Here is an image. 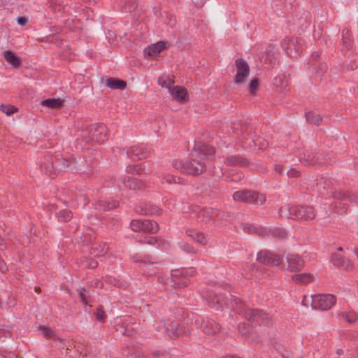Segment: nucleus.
<instances>
[{
  "label": "nucleus",
  "mask_w": 358,
  "mask_h": 358,
  "mask_svg": "<svg viewBox=\"0 0 358 358\" xmlns=\"http://www.w3.org/2000/svg\"><path fill=\"white\" fill-rule=\"evenodd\" d=\"M282 46L287 55L297 57L303 50V41L298 38H287L282 42Z\"/></svg>",
  "instance_id": "nucleus-6"
},
{
  "label": "nucleus",
  "mask_w": 358,
  "mask_h": 358,
  "mask_svg": "<svg viewBox=\"0 0 358 358\" xmlns=\"http://www.w3.org/2000/svg\"><path fill=\"white\" fill-rule=\"evenodd\" d=\"M195 271L194 270V268H188V269H185V270H183L182 271H174V274H172L173 275H178L179 273L182 275H192L193 273Z\"/></svg>",
  "instance_id": "nucleus-48"
},
{
  "label": "nucleus",
  "mask_w": 358,
  "mask_h": 358,
  "mask_svg": "<svg viewBox=\"0 0 358 358\" xmlns=\"http://www.w3.org/2000/svg\"><path fill=\"white\" fill-rule=\"evenodd\" d=\"M195 151L199 152L201 155H212L215 153V149L206 143H197L194 145Z\"/></svg>",
  "instance_id": "nucleus-17"
},
{
  "label": "nucleus",
  "mask_w": 358,
  "mask_h": 358,
  "mask_svg": "<svg viewBox=\"0 0 358 358\" xmlns=\"http://www.w3.org/2000/svg\"><path fill=\"white\" fill-rule=\"evenodd\" d=\"M83 199V203H80V205H82L84 206L86 203H87L89 202V200L87 198H85V196L83 195L80 196L79 199Z\"/></svg>",
  "instance_id": "nucleus-61"
},
{
  "label": "nucleus",
  "mask_w": 358,
  "mask_h": 358,
  "mask_svg": "<svg viewBox=\"0 0 358 358\" xmlns=\"http://www.w3.org/2000/svg\"><path fill=\"white\" fill-rule=\"evenodd\" d=\"M17 24L20 26H24L27 22V18L25 17H19L17 20Z\"/></svg>",
  "instance_id": "nucleus-57"
},
{
  "label": "nucleus",
  "mask_w": 358,
  "mask_h": 358,
  "mask_svg": "<svg viewBox=\"0 0 358 358\" xmlns=\"http://www.w3.org/2000/svg\"><path fill=\"white\" fill-rule=\"evenodd\" d=\"M206 159L203 157L195 159L192 162L188 160H174L173 166L181 173L199 175L206 170Z\"/></svg>",
  "instance_id": "nucleus-4"
},
{
  "label": "nucleus",
  "mask_w": 358,
  "mask_h": 358,
  "mask_svg": "<svg viewBox=\"0 0 358 358\" xmlns=\"http://www.w3.org/2000/svg\"><path fill=\"white\" fill-rule=\"evenodd\" d=\"M126 154L128 157L133 159H141L146 157L143 147L140 145L130 147L126 150Z\"/></svg>",
  "instance_id": "nucleus-14"
},
{
  "label": "nucleus",
  "mask_w": 358,
  "mask_h": 358,
  "mask_svg": "<svg viewBox=\"0 0 358 358\" xmlns=\"http://www.w3.org/2000/svg\"><path fill=\"white\" fill-rule=\"evenodd\" d=\"M106 85L113 90H123L126 87V83L124 81L115 78L107 79Z\"/></svg>",
  "instance_id": "nucleus-20"
},
{
  "label": "nucleus",
  "mask_w": 358,
  "mask_h": 358,
  "mask_svg": "<svg viewBox=\"0 0 358 358\" xmlns=\"http://www.w3.org/2000/svg\"><path fill=\"white\" fill-rule=\"evenodd\" d=\"M233 199L235 201L245 202L256 205H262L266 201V196L264 195L248 190L234 192Z\"/></svg>",
  "instance_id": "nucleus-5"
},
{
  "label": "nucleus",
  "mask_w": 358,
  "mask_h": 358,
  "mask_svg": "<svg viewBox=\"0 0 358 358\" xmlns=\"http://www.w3.org/2000/svg\"><path fill=\"white\" fill-rule=\"evenodd\" d=\"M314 277L310 273H296L292 276V280L296 283L306 284L313 281Z\"/></svg>",
  "instance_id": "nucleus-19"
},
{
  "label": "nucleus",
  "mask_w": 358,
  "mask_h": 358,
  "mask_svg": "<svg viewBox=\"0 0 358 358\" xmlns=\"http://www.w3.org/2000/svg\"><path fill=\"white\" fill-rule=\"evenodd\" d=\"M120 6L122 11L131 12L137 7L136 0H120Z\"/></svg>",
  "instance_id": "nucleus-24"
},
{
  "label": "nucleus",
  "mask_w": 358,
  "mask_h": 358,
  "mask_svg": "<svg viewBox=\"0 0 358 358\" xmlns=\"http://www.w3.org/2000/svg\"><path fill=\"white\" fill-rule=\"evenodd\" d=\"M299 171L294 168H291L287 171V175L289 178H296L299 176Z\"/></svg>",
  "instance_id": "nucleus-50"
},
{
  "label": "nucleus",
  "mask_w": 358,
  "mask_h": 358,
  "mask_svg": "<svg viewBox=\"0 0 358 358\" xmlns=\"http://www.w3.org/2000/svg\"><path fill=\"white\" fill-rule=\"evenodd\" d=\"M205 214H207L208 216L210 217H215V216H218L220 214V212L217 210H207L206 211L203 212V216Z\"/></svg>",
  "instance_id": "nucleus-54"
},
{
  "label": "nucleus",
  "mask_w": 358,
  "mask_h": 358,
  "mask_svg": "<svg viewBox=\"0 0 358 358\" xmlns=\"http://www.w3.org/2000/svg\"><path fill=\"white\" fill-rule=\"evenodd\" d=\"M73 161H69L59 157V155L55 156L46 155L39 163L40 168L46 175L53 178L60 171L72 170L74 166Z\"/></svg>",
  "instance_id": "nucleus-1"
},
{
  "label": "nucleus",
  "mask_w": 358,
  "mask_h": 358,
  "mask_svg": "<svg viewBox=\"0 0 358 358\" xmlns=\"http://www.w3.org/2000/svg\"><path fill=\"white\" fill-rule=\"evenodd\" d=\"M273 85L280 90H285L287 87V80L285 74L282 73L273 79Z\"/></svg>",
  "instance_id": "nucleus-21"
},
{
  "label": "nucleus",
  "mask_w": 358,
  "mask_h": 358,
  "mask_svg": "<svg viewBox=\"0 0 358 358\" xmlns=\"http://www.w3.org/2000/svg\"><path fill=\"white\" fill-rule=\"evenodd\" d=\"M246 317L251 323H257L260 325L268 318L267 314L257 310H249L246 312Z\"/></svg>",
  "instance_id": "nucleus-11"
},
{
  "label": "nucleus",
  "mask_w": 358,
  "mask_h": 358,
  "mask_svg": "<svg viewBox=\"0 0 358 358\" xmlns=\"http://www.w3.org/2000/svg\"><path fill=\"white\" fill-rule=\"evenodd\" d=\"M288 269L295 271L303 266V259L297 255L290 254L287 257Z\"/></svg>",
  "instance_id": "nucleus-13"
},
{
  "label": "nucleus",
  "mask_w": 358,
  "mask_h": 358,
  "mask_svg": "<svg viewBox=\"0 0 358 358\" xmlns=\"http://www.w3.org/2000/svg\"><path fill=\"white\" fill-rule=\"evenodd\" d=\"M0 110L3 113H6L7 115H11L17 110V108L14 106H6L2 104L0 106Z\"/></svg>",
  "instance_id": "nucleus-44"
},
{
  "label": "nucleus",
  "mask_w": 358,
  "mask_h": 358,
  "mask_svg": "<svg viewBox=\"0 0 358 358\" xmlns=\"http://www.w3.org/2000/svg\"><path fill=\"white\" fill-rule=\"evenodd\" d=\"M127 172L132 174H141L143 172V169L139 165H129L127 166Z\"/></svg>",
  "instance_id": "nucleus-39"
},
{
  "label": "nucleus",
  "mask_w": 358,
  "mask_h": 358,
  "mask_svg": "<svg viewBox=\"0 0 358 358\" xmlns=\"http://www.w3.org/2000/svg\"><path fill=\"white\" fill-rule=\"evenodd\" d=\"M275 170L277 173L281 174L283 172V167L281 165H275Z\"/></svg>",
  "instance_id": "nucleus-59"
},
{
  "label": "nucleus",
  "mask_w": 358,
  "mask_h": 358,
  "mask_svg": "<svg viewBox=\"0 0 358 358\" xmlns=\"http://www.w3.org/2000/svg\"><path fill=\"white\" fill-rule=\"evenodd\" d=\"M78 294H79V296L81 299L82 301L83 302V303L87 305L88 303V301H87V297L84 293V289H80L78 291Z\"/></svg>",
  "instance_id": "nucleus-56"
},
{
  "label": "nucleus",
  "mask_w": 358,
  "mask_h": 358,
  "mask_svg": "<svg viewBox=\"0 0 358 358\" xmlns=\"http://www.w3.org/2000/svg\"><path fill=\"white\" fill-rule=\"evenodd\" d=\"M166 48V44L163 41L148 45L144 50V55L147 58L154 59L158 57L162 51Z\"/></svg>",
  "instance_id": "nucleus-10"
},
{
  "label": "nucleus",
  "mask_w": 358,
  "mask_h": 358,
  "mask_svg": "<svg viewBox=\"0 0 358 358\" xmlns=\"http://www.w3.org/2000/svg\"><path fill=\"white\" fill-rule=\"evenodd\" d=\"M346 259L343 257L338 254H334L331 257V261L336 266L339 267L343 263H344Z\"/></svg>",
  "instance_id": "nucleus-42"
},
{
  "label": "nucleus",
  "mask_w": 358,
  "mask_h": 358,
  "mask_svg": "<svg viewBox=\"0 0 358 358\" xmlns=\"http://www.w3.org/2000/svg\"><path fill=\"white\" fill-rule=\"evenodd\" d=\"M342 37L343 45L346 47L348 50H350L352 48V42L351 39V36L350 31L348 29H343L342 31Z\"/></svg>",
  "instance_id": "nucleus-31"
},
{
  "label": "nucleus",
  "mask_w": 358,
  "mask_h": 358,
  "mask_svg": "<svg viewBox=\"0 0 358 358\" xmlns=\"http://www.w3.org/2000/svg\"><path fill=\"white\" fill-rule=\"evenodd\" d=\"M270 233L273 236L278 238H284L286 235V231L282 228H274L270 230Z\"/></svg>",
  "instance_id": "nucleus-40"
},
{
  "label": "nucleus",
  "mask_w": 358,
  "mask_h": 358,
  "mask_svg": "<svg viewBox=\"0 0 358 358\" xmlns=\"http://www.w3.org/2000/svg\"><path fill=\"white\" fill-rule=\"evenodd\" d=\"M132 260H133V262H142L143 259H142V257L141 255L136 254L135 255H134L132 257Z\"/></svg>",
  "instance_id": "nucleus-58"
},
{
  "label": "nucleus",
  "mask_w": 358,
  "mask_h": 358,
  "mask_svg": "<svg viewBox=\"0 0 358 358\" xmlns=\"http://www.w3.org/2000/svg\"><path fill=\"white\" fill-rule=\"evenodd\" d=\"M237 72L234 76V83L236 84H243L245 82L250 72V68L248 63L243 59H238L235 62Z\"/></svg>",
  "instance_id": "nucleus-7"
},
{
  "label": "nucleus",
  "mask_w": 358,
  "mask_h": 358,
  "mask_svg": "<svg viewBox=\"0 0 358 358\" xmlns=\"http://www.w3.org/2000/svg\"><path fill=\"white\" fill-rule=\"evenodd\" d=\"M243 231L248 232V234H252L256 231V229L253 225L249 224H245L243 225Z\"/></svg>",
  "instance_id": "nucleus-51"
},
{
  "label": "nucleus",
  "mask_w": 358,
  "mask_h": 358,
  "mask_svg": "<svg viewBox=\"0 0 358 358\" xmlns=\"http://www.w3.org/2000/svg\"><path fill=\"white\" fill-rule=\"evenodd\" d=\"M251 143H252L254 146L259 150H264L268 147L267 141L261 137H258L256 139H252L250 142H249L248 145L252 146Z\"/></svg>",
  "instance_id": "nucleus-34"
},
{
  "label": "nucleus",
  "mask_w": 358,
  "mask_h": 358,
  "mask_svg": "<svg viewBox=\"0 0 358 358\" xmlns=\"http://www.w3.org/2000/svg\"><path fill=\"white\" fill-rule=\"evenodd\" d=\"M98 263L94 259H86L83 262V266L88 268H94L97 266Z\"/></svg>",
  "instance_id": "nucleus-47"
},
{
  "label": "nucleus",
  "mask_w": 358,
  "mask_h": 358,
  "mask_svg": "<svg viewBox=\"0 0 358 358\" xmlns=\"http://www.w3.org/2000/svg\"><path fill=\"white\" fill-rule=\"evenodd\" d=\"M142 231L155 233L158 229V225L155 222L148 220H142Z\"/></svg>",
  "instance_id": "nucleus-25"
},
{
  "label": "nucleus",
  "mask_w": 358,
  "mask_h": 358,
  "mask_svg": "<svg viewBox=\"0 0 358 358\" xmlns=\"http://www.w3.org/2000/svg\"><path fill=\"white\" fill-rule=\"evenodd\" d=\"M186 233L188 236L192 237L201 244H206V238L203 234L197 232L194 229H188Z\"/></svg>",
  "instance_id": "nucleus-29"
},
{
  "label": "nucleus",
  "mask_w": 358,
  "mask_h": 358,
  "mask_svg": "<svg viewBox=\"0 0 358 358\" xmlns=\"http://www.w3.org/2000/svg\"><path fill=\"white\" fill-rule=\"evenodd\" d=\"M137 212H139L141 213H143V214H147V213H149V210H136Z\"/></svg>",
  "instance_id": "nucleus-62"
},
{
  "label": "nucleus",
  "mask_w": 358,
  "mask_h": 358,
  "mask_svg": "<svg viewBox=\"0 0 358 358\" xmlns=\"http://www.w3.org/2000/svg\"><path fill=\"white\" fill-rule=\"evenodd\" d=\"M158 83L162 87L167 88L169 90L174 81L169 75L164 74L158 78Z\"/></svg>",
  "instance_id": "nucleus-28"
},
{
  "label": "nucleus",
  "mask_w": 358,
  "mask_h": 358,
  "mask_svg": "<svg viewBox=\"0 0 358 358\" xmlns=\"http://www.w3.org/2000/svg\"><path fill=\"white\" fill-rule=\"evenodd\" d=\"M142 220H134L130 223L131 229L134 231H142Z\"/></svg>",
  "instance_id": "nucleus-43"
},
{
  "label": "nucleus",
  "mask_w": 358,
  "mask_h": 358,
  "mask_svg": "<svg viewBox=\"0 0 358 358\" xmlns=\"http://www.w3.org/2000/svg\"><path fill=\"white\" fill-rule=\"evenodd\" d=\"M333 183L332 180L327 177H322L317 183L318 189L320 191V194H323L321 191L322 189H329L331 187Z\"/></svg>",
  "instance_id": "nucleus-27"
},
{
  "label": "nucleus",
  "mask_w": 358,
  "mask_h": 358,
  "mask_svg": "<svg viewBox=\"0 0 358 358\" xmlns=\"http://www.w3.org/2000/svg\"><path fill=\"white\" fill-rule=\"evenodd\" d=\"M352 262L346 259L344 262V263H343L340 266L339 268H342V269H344V270H347V271H349V270H351L352 268Z\"/></svg>",
  "instance_id": "nucleus-49"
},
{
  "label": "nucleus",
  "mask_w": 358,
  "mask_h": 358,
  "mask_svg": "<svg viewBox=\"0 0 358 358\" xmlns=\"http://www.w3.org/2000/svg\"><path fill=\"white\" fill-rule=\"evenodd\" d=\"M3 56L7 62L14 67H17L20 64V59L11 51H4Z\"/></svg>",
  "instance_id": "nucleus-23"
},
{
  "label": "nucleus",
  "mask_w": 358,
  "mask_h": 358,
  "mask_svg": "<svg viewBox=\"0 0 358 358\" xmlns=\"http://www.w3.org/2000/svg\"><path fill=\"white\" fill-rule=\"evenodd\" d=\"M341 317L349 323H355L358 321V315L352 310L343 312Z\"/></svg>",
  "instance_id": "nucleus-30"
},
{
  "label": "nucleus",
  "mask_w": 358,
  "mask_h": 358,
  "mask_svg": "<svg viewBox=\"0 0 358 358\" xmlns=\"http://www.w3.org/2000/svg\"><path fill=\"white\" fill-rule=\"evenodd\" d=\"M306 117L309 123L313 124L315 125H319L322 121V117L320 115L312 111L306 113Z\"/></svg>",
  "instance_id": "nucleus-32"
},
{
  "label": "nucleus",
  "mask_w": 358,
  "mask_h": 358,
  "mask_svg": "<svg viewBox=\"0 0 358 358\" xmlns=\"http://www.w3.org/2000/svg\"><path fill=\"white\" fill-rule=\"evenodd\" d=\"M259 81L257 78H255L252 80V81L250 83L249 86V92L251 94H255L256 93V91L258 88Z\"/></svg>",
  "instance_id": "nucleus-46"
},
{
  "label": "nucleus",
  "mask_w": 358,
  "mask_h": 358,
  "mask_svg": "<svg viewBox=\"0 0 358 358\" xmlns=\"http://www.w3.org/2000/svg\"><path fill=\"white\" fill-rule=\"evenodd\" d=\"M41 334L46 337H53L54 332L48 327L43 325L41 326L38 329Z\"/></svg>",
  "instance_id": "nucleus-45"
},
{
  "label": "nucleus",
  "mask_w": 358,
  "mask_h": 358,
  "mask_svg": "<svg viewBox=\"0 0 358 358\" xmlns=\"http://www.w3.org/2000/svg\"><path fill=\"white\" fill-rule=\"evenodd\" d=\"M208 301L210 306L217 310L222 308L227 304L226 297L217 294H210L208 298Z\"/></svg>",
  "instance_id": "nucleus-15"
},
{
  "label": "nucleus",
  "mask_w": 358,
  "mask_h": 358,
  "mask_svg": "<svg viewBox=\"0 0 358 358\" xmlns=\"http://www.w3.org/2000/svg\"><path fill=\"white\" fill-rule=\"evenodd\" d=\"M224 164L228 166L243 165L245 164V159L236 156H231L226 158Z\"/></svg>",
  "instance_id": "nucleus-33"
},
{
  "label": "nucleus",
  "mask_w": 358,
  "mask_h": 358,
  "mask_svg": "<svg viewBox=\"0 0 358 358\" xmlns=\"http://www.w3.org/2000/svg\"><path fill=\"white\" fill-rule=\"evenodd\" d=\"M355 255L357 256V258L358 259V249L355 250Z\"/></svg>",
  "instance_id": "nucleus-64"
},
{
  "label": "nucleus",
  "mask_w": 358,
  "mask_h": 358,
  "mask_svg": "<svg viewBox=\"0 0 358 358\" xmlns=\"http://www.w3.org/2000/svg\"><path fill=\"white\" fill-rule=\"evenodd\" d=\"M71 217V212L67 210H60L57 215L58 220L62 222H67L70 220Z\"/></svg>",
  "instance_id": "nucleus-37"
},
{
  "label": "nucleus",
  "mask_w": 358,
  "mask_h": 358,
  "mask_svg": "<svg viewBox=\"0 0 358 358\" xmlns=\"http://www.w3.org/2000/svg\"><path fill=\"white\" fill-rule=\"evenodd\" d=\"M299 160L308 164H312L317 162V160L315 159L314 154L309 152H303V155H300Z\"/></svg>",
  "instance_id": "nucleus-36"
},
{
  "label": "nucleus",
  "mask_w": 358,
  "mask_h": 358,
  "mask_svg": "<svg viewBox=\"0 0 358 358\" xmlns=\"http://www.w3.org/2000/svg\"><path fill=\"white\" fill-rule=\"evenodd\" d=\"M169 92L176 101L185 102L187 100V92L182 87L174 86L169 90Z\"/></svg>",
  "instance_id": "nucleus-12"
},
{
  "label": "nucleus",
  "mask_w": 358,
  "mask_h": 358,
  "mask_svg": "<svg viewBox=\"0 0 358 358\" xmlns=\"http://www.w3.org/2000/svg\"><path fill=\"white\" fill-rule=\"evenodd\" d=\"M166 330L167 331H171L173 332V334L174 336H179L180 334H183V332L182 331V329L179 327H176L175 329H169L166 327Z\"/></svg>",
  "instance_id": "nucleus-53"
},
{
  "label": "nucleus",
  "mask_w": 358,
  "mask_h": 358,
  "mask_svg": "<svg viewBox=\"0 0 358 358\" xmlns=\"http://www.w3.org/2000/svg\"><path fill=\"white\" fill-rule=\"evenodd\" d=\"M336 353L338 355H341L343 354V350L342 349H338Z\"/></svg>",
  "instance_id": "nucleus-63"
},
{
  "label": "nucleus",
  "mask_w": 358,
  "mask_h": 358,
  "mask_svg": "<svg viewBox=\"0 0 358 358\" xmlns=\"http://www.w3.org/2000/svg\"><path fill=\"white\" fill-rule=\"evenodd\" d=\"M108 250V247L106 243L102 244H94L91 248V253L96 256H103L104 255Z\"/></svg>",
  "instance_id": "nucleus-26"
},
{
  "label": "nucleus",
  "mask_w": 358,
  "mask_h": 358,
  "mask_svg": "<svg viewBox=\"0 0 358 358\" xmlns=\"http://www.w3.org/2000/svg\"><path fill=\"white\" fill-rule=\"evenodd\" d=\"M161 182L162 183H168V184H172V183H176L177 182V178L174 177L172 175H170L169 173H163L161 178Z\"/></svg>",
  "instance_id": "nucleus-38"
},
{
  "label": "nucleus",
  "mask_w": 358,
  "mask_h": 358,
  "mask_svg": "<svg viewBox=\"0 0 358 358\" xmlns=\"http://www.w3.org/2000/svg\"><path fill=\"white\" fill-rule=\"evenodd\" d=\"M116 206H117L116 201H112L110 203H106L103 201H99L95 203V208L99 209V210H106L113 209V208H115Z\"/></svg>",
  "instance_id": "nucleus-35"
},
{
  "label": "nucleus",
  "mask_w": 358,
  "mask_h": 358,
  "mask_svg": "<svg viewBox=\"0 0 358 358\" xmlns=\"http://www.w3.org/2000/svg\"><path fill=\"white\" fill-rule=\"evenodd\" d=\"M279 215L281 217L292 218L294 220H308L315 217V213L311 206H283L279 210Z\"/></svg>",
  "instance_id": "nucleus-3"
},
{
  "label": "nucleus",
  "mask_w": 358,
  "mask_h": 358,
  "mask_svg": "<svg viewBox=\"0 0 358 358\" xmlns=\"http://www.w3.org/2000/svg\"><path fill=\"white\" fill-rule=\"evenodd\" d=\"M41 103L43 106L48 108H58L62 106L63 100L59 98L47 99L42 101Z\"/></svg>",
  "instance_id": "nucleus-22"
},
{
  "label": "nucleus",
  "mask_w": 358,
  "mask_h": 358,
  "mask_svg": "<svg viewBox=\"0 0 358 358\" xmlns=\"http://www.w3.org/2000/svg\"><path fill=\"white\" fill-rule=\"evenodd\" d=\"M122 183L125 188L129 189H141L144 187V184L142 182H140L136 178L132 177H128L127 180H124Z\"/></svg>",
  "instance_id": "nucleus-18"
},
{
  "label": "nucleus",
  "mask_w": 358,
  "mask_h": 358,
  "mask_svg": "<svg viewBox=\"0 0 358 358\" xmlns=\"http://www.w3.org/2000/svg\"><path fill=\"white\" fill-rule=\"evenodd\" d=\"M257 259L259 262L271 266H278L281 262V257L271 253L269 251H262L257 254Z\"/></svg>",
  "instance_id": "nucleus-9"
},
{
  "label": "nucleus",
  "mask_w": 358,
  "mask_h": 358,
  "mask_svg": "<svg viewBox=\"0 0 358 358\" xmlns=\"http://www.w3.org/2000/svg\"><path fill=\"white\" fill-rule=\"evenodd\" d=\"M105 313L101 309H98L96 312V317L100 322H103L105 319Z\"/></svg>",
  "instance_id": "nucleus-52"
},
{
  "label": "nucleus",
  "mask_w": 358,
  "mask_h": 358,
  "mask_svg": "<svg viewBox=\"0 0 358 358\" xmlns=\"http://www.w3.org/2000/svg\"><path fill=\"white\" fill-rule=\"evenodd\" d=\"M181 248L187 252L188 253H190V252H194V250L193 248H192L190 245H189L187 243H182L181 244Z\"/></svg>",
  "instance_id": "nucleus-55"
},
{
  "label": "nucleus",
  "mask_w": 358,
  "mask_h": 358,
  "mask_svg": "<svg viewBox=\"0 0 358 358\" xmlns=\"http://www.w3.org/2000/svg\"><path fill=\"white\" fill-rule=\"evenodd\" d=\"M336 302V297L332 294H316L304 296L301 303L306 306H310L313 309L327 310L331 309Z\"/></svg>",
  "instance_id": "nucleus-2"
},
{
  "label": "nucleus",
  "mask_w": 358,
  "mask_h": 358,
  "mask_svg": "<svg viewBox=\"0 0 358 358\" xmlns=\"http://www.w3.org/2000/svg\"><path fill=\"white\" fill-rule=\"evenodd\" d=\"M213 174L215 176L220 178V177L222 176L223 172H222V169H220V170H215V171H213Z\"/></svg>",
  "instance_id": "nucleus-60"
},
{
  "label": "nucleus",
  "mask_w": 358,
  "mask_h": 358,
  "mask_svg": "<svg viewBox=\"0 0 358 358\" xmlns=\"http://www.w3.org/2000/svg\"><path fill=\"white\" fill-rule=\"evenodd\" d=\"M231 305H232V308L236 310V311H242L244 310V305L242 303V302L241 301V300L236 299V298H234L233 299H231Z\"/></svg>",
  "instance_id": "nucleus-41"
},
{
  "label": "nucleus",
  "mask_w": 358,
  "mask_h": 358,
  "mask_svg": "<svg viewBox=\"0 0 358 358\" xmlns=\"http://www.w3.org/2000/svg\"><path fill=\"white\" fill-rule=\"evenodd\" d=\"M203 331L208 334H215L220 330L219 324L213 320H207L202 323Z\"/></svg>",
  "instance_id": "nucleus-16"
},
{
  "label": "nucleus",
  "mask_w": 358,
  "mask_h": 358,
  "mask_svg": "<svg viewBox=\"0 0 358 358\" xmlns=\"http://www.w3.org/2000/svg\"><path fill=\"white\" fill-rule=\"evenodd\" d=\"M88 142L102 143L107 139V128L103 124L93 125L90 128Z\"/></svg>",
  "instance_id": "nucleus-8"
}]
</instances>
